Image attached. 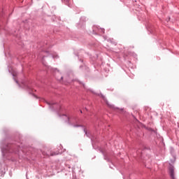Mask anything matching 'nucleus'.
Listing matches in <instances>:
<instances>
[{
	"label": "nucleus",
	"instance_id": "1",
	"mask_svg": "<svg viewBox=\"0 0 179 179\" xmlns=\"http://www.w3.org/2000/svg\"><path fill=\"white\" fill-rule=\"evenodd\" d=\"M43 156H48L50 157V156H57V155H59V152H43Z\"/></svg>",
	"mask_w": 179,
	"mask_h": 179
},
{
	"label": "nucleus",
	"instance_id": "2",
	"mask_svg": "<svg viewBox=\"0 0 179 179\" xmlns=\"http://www.w3.org/2000/svg\"><path fill=\"white\" fill-rule=\"evenodd\" d=\"M169 174L171 176V178L174 179V166H169Z\"/></svg>",
	"mask_w": 179,
	"mask_h": 179
},
{
	"label": "nucleus",
	"instance_id": "3",
	"mask_svg": "<svg viewBox=\"0 0 179 179\" xmlns=\"http://www.w3.org/2000/svg\"><path fill=\"white\" fill-rule=\"evenodd\" d=\"M101 97H102V99L104 100L106 104H107V106H108V107H110V108L113 107V105H111V104H110V103H108V101H107V99H106V97H105L104 96L102 95Z\"/></svg>",
	"mask_w": 179,
	"mask_h": 179
},
{
	"label": "nucleus",
	"instance_id": "4",
	"mask_svg": "<svg viewBox=\"0 0 179 179\" xmlns=\"http://www.w3.org/2000/svg\"><path fill=\"white\" fill-rule=\"evenodd\" d=\"M99 31H100V33L103 34V33H104V29L100 28V29H99Z\"/></svg>",
	"mask_w": 179,
	"mask_h": 179
}]
</instances>
